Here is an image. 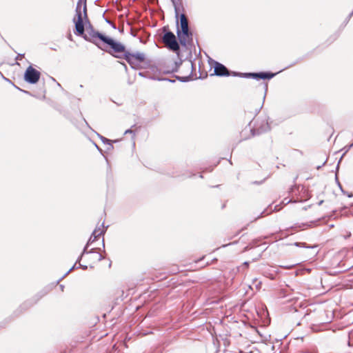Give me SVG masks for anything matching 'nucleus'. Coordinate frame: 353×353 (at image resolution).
Wrapping results in <instances>:
<instances>
[{
    "instance_id": "obj_1",
    "label": "nucleus",
    "mask_w": 353,
    "mask_h": 353,
    "mask_svg": "<svg viewBox=\"0 0 353 353\" xmlns=\"http://www.w3.org/2000/svg\"><path fill=\"white\" fill-rule=\"evenodd\" d=\"M85 26L87 33H84L83 38L95 44L99 49L105 51L116 58H121V56L117 53L125 51V46L120 42L115 41L112 38L106 37L103 34L96 31L90 23L88 17L84 18Z\"/></svg>"
},
{
    "instance_id": "obj_2",
    "label": "nucleus",
    "mask_w": 353,
    "mask_h": 353,
    "mask_svg": "<svg viewBox=\"0 0 353 353\" xmlns=\"http://www.w3.org/2000/svg\"><path fill=\"white\" fill-rule=\"evenodd\" d=\"M181 30L178 28L176 34L180 43L185 46L188 39H192V33L189 30L188 20L185 14L180 15Z\"/></svg>"
},
{
    "instance_id": "obj_3",
    "label": "nucleus",
    "mask_w": 353,
    "mask_h": 353,
    "mask_svg": "<svg viewBox=\"0 0 353 353\" xmlns=\"http://www.w3.org/2000/svg\"><path fill=\"white\" fill-rule=\"evenodd\" d=\"M121 56V59H124L132 66L135 68L137 65L143 63L145 60V54L142 52L130 53L127 51L118 53Z\"/></svg>"
},
{
    "instance_id": "obj_4",
    "label": "nucleus",
    "mask_w": 353,
    "mask_h": 353,
    "mask_svg": "<svg viewBox=\"0 0 353 353\" xmlns=\"http://www.w3.org/2000/svg\"><path fill=\"white\" fill-rule=\"evenodd\" d=\"M83 6V3L81 0H79L77 4L76 8V16L77 19L75 18L73 19L75 23V30L74 34L76 35H83V32H85L84 23L83 19H84V15H82L81 7Z\"/></svg>"
},
{
    "instance_id": "obj_5",
    "label": "nucleus",
    "mask_w": 353,
    "mask_h": 353,
    "mask_svg": "<svg viewBox=\"0 0 353 353\" xmlns=\"http://www.w3.org/2000/svg\"><path fill=\"white\" fill-rule=\"evenodd\" d=\"M163 43L171 50L176 52L180 47L176 41V37L172 32H166L163 37Z\"/></svg>"
},
{
    "instance_id": "obj_6",
    "label": "nucleus",
    "mask_w": 353,
    "mask_h": 353,
    "mask_svg": "<svg viewBox=\"0 0 353 353\" xmlns=\"http://www.w3.org/2000/svg\"><path fill=\"white\" fill-rule=\"evenodd\" d=\"M232 74L234 77H252L255 79H270L275 74L270 72H253V73H240L236 72H232Z\"/></svg>"
},
{
    "instance_id": "obj_7",
    "label": "nucleus",
    "mask_w": 353,
    "mask_h": 353,
    "mask_svg": "<svg viewBox=\"0 0 353 353\" xmlns=\"http://www.w3.org/2000/svg\"><path fill=\"white\" fill-rule=\"evenodd\" d=\"M40 76V72L34 69L32 65H30L25 72L24 79L29 83L34 84L38 82Z\"/></svg>"
},
{
    "instance_id": "obj_8",
    "label": "nucleus",
    "mask_w": 353,
    "mask_h": 353,
    "mask_svg": "<svg viewBox=\"0 0 353 353\" xmlns=\"http://www.w3.org/2000/svg\"><path fill=\"white\" fill-rule=\"evenodd\" d=\"M104 233H105V230L104 229H101V228H96L93 231V232H92L90 238L89 239V240H88L85 247L84 248V249L83 250V252H82V254H81L80 257H81L85 253H92V252H94V251L95 250L94 248H92L89 252H87V248L88 247V245L92 243L97 239V237L99 236H100V235H101V234H103Z\"/></svg>"
},
{
    "instance_id": "obj_9",
    "label": "nucleus",
    "mask_w": 353,
    "mask_h": 353,
    "mask_svg": "<svg viewBox=\"0 0 353 353\" xmlns=\"http://www.w3.org/2000/svg\"><path fill=\"white\" fill-rule=\"evenodd\" d=\"M214 74L219 77L229 76L230 75V72L224 65L219 62H215Z\"/></svg>"
},
{
    "instance_id": "obj_10",
    "label": "nucleus",
    "mask_w": 353,
    "mask_h": 353,
    "mask_svg": "<svg viewBox=\"0 0 353 353\" xmlns=\"http://www.w3.org/2000/svg\"><path fill=\"white\" fill-rule=\"evenodd\" d=\"M173 5H174V11H175V17L176 18V24L177 26L179 25V21H178V18H179V8L176 2V0H171Z\"/></svg>"
},
{
    "instance_id": "obj_11",
    "label": "nucleus",
    "mask_w": 353,
    "mask_h": 353,
    "mask_svg": "<svg viewBox=\"0 0 353 353\" xmlns=\"http://www.w3.org/2000/svg\"><path fill=\"white\" fill-rule=\"evenodd\" d=\"M176 79L181 82H187V81H190L192 79V77H191V74H190V75L186 76V77L176 76Z\"/></svg>"
},
{
    "instance_id": "obj_12",
    "label": "nucleus",
    "mask_w": 353,
    "mask_h": 353,
    "mask_svg": "<svg viewBox=\"0 0 353 353\" xmlns=\"http://www.w3.org/2000/svg\"><path fill=\"white\" fill-rule=\"evenodd\" d=\"M99 137L103 143H107V144L110 145L111 147H112L111 141L110 139H108L103 136H99Z\"/></svg>"
},
{
    "instance_id": "obj_13",
    "label": "nucleus",
    "mask_w": 353,
    "mask_h": 353,
    "mask_svg": "<svg viewBox=\"0 0 353 353\" xmlns=\"http://www.w3.org/2000/svg\"><path fill=\"white\" fill-rule=\"evenodd\" d=\"M83 1V0H81ZM83 14L84 15V18L87 19V6H86V0H83Z\"/></svg>"
},
{
    "instance_id": "obj_14",
    "label": "nucleus",
    "mask_w": 353,
    "mask_h": 353,
    "mask_svg": "<svg viewBox=\"0 0 353 353\" xmlns=\"http://www.w3.org/2000/svg\"><path fill=\"white\" fill-rule=\"evenodd\" d=\"M294 266V264H290V265H280V267L285 269V270H290L292 269Z\"/></svg>"
},
{
    "instance_id": "obj_15",
    "label": "nucleus",
    "mask_w": 353,
    "mask_h": 353,
    "mask_svg": "<svg viewBox=\"0 0 353 353\" xmlns=\"http://www.w3.org/2000/svg\"><path fill=\"white\" fill-rule=\"evenodd\" d=\"M267 128H268V125L266 124L265 126L263 128H261H261H258V129H256V131H257L256 134H259V133H261L262 132L265 131Z\"/></svg>"
},
{
    "instance_id": "obj_16",
    "label": "nucleus",
    "mask_w": 353,
    "mask_h": 353,
    "mask_svg": "<svg viewBox=\"0 0 353 353\" xmlns=\"http://www.w3.org/2000/svg\"><path fill=\"white\" fill-rule=\"evenodd\" d=\"M352 147H353V143L349 145L345 146L343 149V150H345L344 153H346Z\"/></svg>"
},
{
    "instance_id": "obj_17",
    "label": "nucleus",
    "mask_w": 353,
    "mask_h": 353,
    "mask_svg": "<svg viewBox=\"0 0 353 353\" xmlns=\"http://www.w3.org/2000/svg\"><path fill=\"white\" fill-rule=\"evenodd\" d=\"M159 81H170L171 83H174L175 82V80H172V79H167V78H162V79H158Z\"/></svg>"
},
{
    "instance_id": "obj_18",
    "label": "nucleus",
    "mask_w": 353,
    "mask_h": 353,
    "mask_svg": "<svg viewBox=\"0 0 353 353\" xmlns=\"http://www.w3.org/2000/svg\"><path fill=\"white\" fill-rule=\"evenodd\" d=\"M24 57L23 54H18V55L16 57V60H22V59Z\"/></svg>"
},
{
    "instance_id": "obj_19",
    "label": "nucleus",
    "mask_w": 353,
    "mask_h": 353,
    "mask_svg": "<svg viewBox=\"0 0 353 353\" xmlns=\"http://www.w3.org/2000/svg\"><path fill=\"white\" fill-rule=\"evenodd\" d=\"M125 134H133L134 135V132L131 130V129H128L125 131Z\"/></svg>"
},
{
    "instance_id": "obj_20",
    "label": "nucleus",
    "mask_w": 353,
    "mask_h": 353,
    "mask_svg": "<svg viewBox=\"0 0 353 353\" xmlns=\"http://www.w3.org/2000/svg\"><path fill=\"white\" fill-rule=\"evenodd\" d=\"M175 68L172 69V72H176L178 70V65L176 64V62H174Z\"/></svg>"
},
{
    "instance_id": "obj_21",
    "label": "nucleus",
    "mask_w": 353,
    "mask_h": 353,
    "mask_svg": "<svg viewBox=\"0 0 353 353\" xmlns=\"http://www.w3.org/2000/svg\"><path fill=\"white\" fill-rule=\"evenodd\" d=\"M188 68H191L192 69L193 68V64L192 63H188V65H187Z\"/></svg>"
},
{
    "instance_id": "obj_22",
    "label": "nucleus",
    "mask_w": 353,
    "mask_h": 353,
    "mask_svg": "<svg viewBox=\"0 0 353 353\" xmlns=\"http://www.w3.org/2000/svg\"><path fill=\"white\" fill-rule=\"evenodd\" d=\"M103 259V256L101 254H99V261H101Z\"/></svg>"
},
{
    "instance_id": "obj_23",
    "label": "nucleus",
    "mask_w": 353,
    "mask_h": 353,
    "mask_svg": "<svg viewBox=\"0 0 353 353\" xmlns=\"http://www.w3.org/2000/svg\"><path fill=\"white\" fill-rule=\"evenodd\" d=\"M74 266H75V265H73V266H72V268H71L68 271V272H67L66 274H68L70 272H71V271L74 268Z\"/></svg>"
},
{
    "instance_id": "obj_24",
    "label": "nucleus",
    "mask_w": 353,
    "mask_h": 353,
    "mask_svg": "<svg viewBox=\"0 0 353 353\" xmlns=\"http://www.w3.org/2000/svg\"><path fill=\"white\" fill-rule=\"evenodd\" d=\"M251 132H252V134H253V135H255V134H256V133L254 132H255V130H254H254H252H252H251Z\"/></svg>"
},
{
    "instance_id": "obj_25",
    "label": "nucleus",
    "mask_w": 353,
    "mask_h": 353,
    "mask_svg": "<svg viewBox=\"0 0 353 353\" xmlns=\"http://www.w3.org/2000/svg\"><path fill=\"white\" fill-rule=\"evenodd\" d=\"M323 200H322V201H320L319 202V203H318V204H319V205H321L323 203Z\"/></svg>"
},
{
    "instance_id": "obj_26",
    "label": "nucleus",
    "mask_w": 353,
    "mask_h": 353,
    "mask_svg": "<svg viewBox=\"0 0 353 353\" xmlns=\"http://www.w3.org/2000/svg\"><path fill=\"white\" fill-rule=\"evenodd\" d=\"M81 266L83 267V270L87 269V266H83V265H81Z\"/></svg>"
},
{
    "instance_id": "obj_27",
    "label": "nucleus",
    "mask_w": 353,
    "mask_h": 353,
    "mask_svg": "<svg viewBox=\"0 0 353 353\" xmlns=\"http://www.w3.org/2000/svg\"><path fill=\"white\" fill-rule=\"evenodd\" d=\"M244 264H245V265H248V262H245Z\"/></svg>"
},
{
    "instance_id": "obj_28",
    "label": "nucleus",
    "mask_w": 353,
    "mask_h": 353,
    "mask_svg": "<svg viewBox=\"0 0 353 353\" xmlns=\"http://www.w3.org/2000/svg\"><path fill=\"white\" fill-rule=\"evenodd\" d=\"M103 246L104 247L105 246V243H104V241H103Z\"/></svg>"
}]
</instances>
